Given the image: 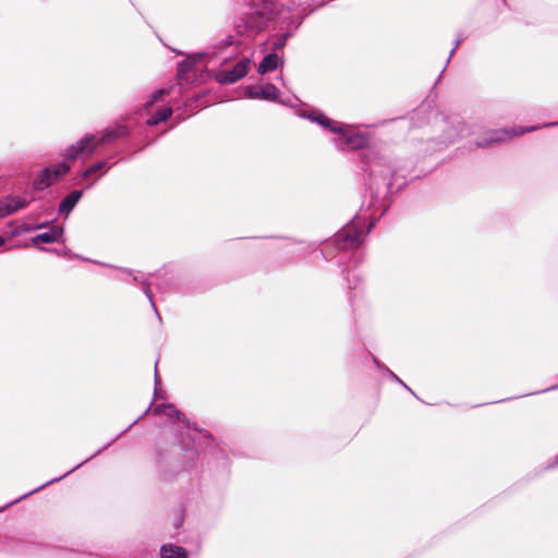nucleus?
I'll use <instances>...</instances> for the list:
<instances>
[{
    "instance_id": "4",
    "label": "nucleus",
    "mask_w": 558,
    "mask_h": 558,
    "mask_svg": "<svg viewBox=\"0 0 558 558\" xmlns=\"http://www.w3.org/2000/svg\"><path fill=\"white\" fill-rule=\"evenodd\" d=\"M279 92L276 86L267 84L258 87H248L246 89V96L250 98H262L266 100H274L278 97Z\"/></svg>"
},
{
    "instance_id": "11",
    "label": "nucleus",
    "mask_w": 558,
    "mask_h": 558,
    "mask_svg": "<svg viewBox=\"0 0 558 558\" xmlns=\"http://www.w3.org/2000/svg\"><path fill=\"white\" fill-rule=\"evenodd\" d=\"M95 145H96V142H95V138L93 136L92 137H85L80 143H77V146L75 147V151L77 154L89 153V151H92L94 149Z\"/></svg>"
},
{
    "instance_id": "8",
    "label": "nucleus",
    "mask_w": 558,
    "mask_h": 558,
    "mask_svg": "<svg viewBox=\"0 0 558 558\" xmlns=\"http://www.w3.org/2000/svg\"><path fill=\"white\" fill-rule=\"evenodd\" d=\"M332 131L339 132L347 137V145L350 148H359L365 144V140L360 135H351L349 131H345L341 125H332Z\"/></svg>"
},
{
    "instance_id": "17",
    "label": "nucleus",
    "mask_w": 558,
    "mask_h": 558,
    "mask_svg": "<svg viewBox=\"0 0 558 558\" xmlns=\"http://www.w3.org/2000/svg\"><path fill=\"white\" fill-rule=\"evenodd\" d=\"M80 193L78 192H72V207L74 204L80 199Z\"/></svg>"
},
{
    "instance_id": "1",
    "label": "nucleus",
    "mask_w": 558,
    "mask_h": 558,
    "mask_svg": "<svg viewBox=\"0 0 558 558\" xmlns=\"http://www.w3.org/2000/svg\"><path fill=\"white\" fill-rule=\"evenodd\" d=\"M66 161L68 157L65 156L62 163L43 169L34 180V189L43 191L49 187L53 181L66 174L70 171V166Z\"/></svg>"
},
{
    "instance_id": "18",
    "label": "nucleus",
    "mask_w": 558,
    "mask_h": 558,
    "mask_svg": "<svg viewBox=\"0 0 558 558\" xmlns=\"http://www.w3.org/2000/svg\"><path fill=\"white\" fill-rule=\"evenodd\" d=\"M7 242V238L3 235H0V247L3 246Z\"/></svg>"
},
{
    "instance_id": "5",
    "label": "nucleus",
    "mask_w": 558,
    "mask_h": 558,
    "mask_svg": "<svg viewBox=\"0 0 558 558\" xmlns=\"http://www.w3.org/2000/svg\"><path fill=\"white\" fill-rule=\"evenodd\" d=\"M70 474V471L69 472H65L62 476H59V477H53L49 481H47L46 483H44L43 485L29 490L28 493L22 495L21 497L5 504L4 506L0 507V512L4 511L5 509L10 508L11 506L17 504L19 501L32 496L33 494L37 493V492H40L41 489L46 488L47 486H49L50 484L54 483V482H59L61 478L63 477H66L68 475Z\"/></svg>"
},
{
    "instance_id": "10",
    "label": "nucleus",
    "mask_w": 558,
    "mask_h": 558,
    "mask_svg": "<svg viewBox=\"0 0 558 558\" xmlns=\"http://www.w3.org/2000/svg\"><path fill=\"white\" fill-rule=\"evenodd\" d=\"M280 60L277 54H268L259 64L258 72L265 74L278 68Z\"/></svg>"
},
{
    "instance_id": "16",
    "label": "nucleus",
    "mask_w": 558,
    "mask_h": 558,
    "mask_svg": "<svg viewBox=\"0 0 558 558\" xmlns=\"http://www.w3.org/2000/svg\"><path fill=\"white\" fill-rule=\"evenodd\" d=\"M163 95V90H158L156 92L153 97H151V100L149 101V106L153 105L155 101L159 100L160 97Z\"/></svg>"
},
{
    "instance_id": "9",
    "label": "nucleus",
    "mask_w": 558,
    "mask_h": 558,
    "mask_svg": "<svg viewBox=\"0 0 558 558\" xmlns=\"http://www.w3.org/2000/svg\"><path fill=\"white\" fill-rule=\"evenodd\" d=\"M161 558H186V553L181 547L165 545L160 549Z\"/></svg>"
},
{
    "instance_id": "7",
    "label": "nucleus",
    "mask_w": 558,
    "mask_h": 558,
    "mask_svg": "<svg viewBox=\"0 0 558 558\" xmlns=\"http://www.w3.org/2000/svg\"><path fill=\"white\" fill-rule=\"evenodd\" d=\"M248 63H250L248 60H242L241 62H239L235 65V68L233 69V71L226 74L223 82L232 83V82H235L236 80L243 77L247 73Z\"/></svg>"
},
{
    "instance_id": "6",
    "label": "nucleus",
    "mask_w": 558,
    "mask_h": 558,
    "mask_svg": "<svg viewBox=\"0 0 558 558\" xmlns=\"http://www.w3.org/2000/svg\"><path fill=\"white\" fill-rule=\"evenodd\" d=\"M62 231L61 229L53 227L49 228L48 230L36 234L33 238V243L37 245L38 243H53L58 241V239L61 236Z\"/></svg>"
},
{
    "instance_id": "15",
    "label": "nucleus",
    "mask_w": 558,
    "mask_h": 558,
    "mask_svg": "<svg viewBox=\"0 0 558 558\" xmlns=\"http://www.w3.org/2000/svg\"><path fill=\"white\" fill-rule=\"evenodd\" d=\"M317 122L324 126H330V121L325 118L324 116L319 114L317 118H315Z\"/></svg>"
},
{
    "instance_id": "3",
    "label": "nucleus",
    "mask_w": 558,
    "mask_h": 558,
    "mask_svg": "<svg viewBox=\"0 0 558 558\" xmlns=\"http://www.w3.org/2000/svg\"><path fill=\"white\" fill-rule=\"evenodd\" d=\"M3 549L13 554H26L28 553L29 542L22 537L3 536L0 537Z\"/></svg>"
},
{
    "instance_id": "13",
    "label": "nucleus",
    "mask_w": 558,
    "mask_h": 558,
    "mask_svg": "<svg viewBox=\"0 0 558 558\" xmlns=\"http://www.w3.org/2000/svg\"><path fill=\"white\" fill-rule=\"evenodd\" d=\"M155 412L160 414V415H167V416H179V412L173 408V405H170V404H162V405H157L156 409H155Z\"/></svg>"
},
{
    "instance_id": "14",
    "label": "nucleus",
    "mask_w": 558,
    "mask_h": 558,
    "mask_svg": "<svg viewBox=\"0 0 558 558\" xmlns=\"http://www.w3.org/2000/svg\"><path fill=\"white\" fill-rule=\"evenodd\" d=\"M59 210L61 214H64V215H70V194H66L61 203H60V206H59Z\"/></svg>"
},
{
    "instance_id": "2",
    "label": "nucleus",
    "mask_w": 558,
    "mask_h": 558,
    "mask_svg": "<svg viewBox=\"0 0 558 558\" xmlns=\"http://www.w3.org/2000/svg\"><path fill=\"white\" fill-rule=\"evenodd\" d=\"M27 201L20 195L9 194L0 197V219L11 216L26 207Z\"/></svg>"
},
{
    "instance_id": "12",
    "label": "nucleus",
    "mask_w": 558,
    "mask_h": 558,
    "mask_svg": "<svg viewBox=\"0 0 558 558\" xmlns=\"http://www.w3.org/2000/svg\"><path fill=\"white\" fill-rule=\"evenodd\" d=\"M172 113V110L170 108H165L162 110H160L158 113H156L155 116H153L149 120H148V124L150 125H155V124H158L159 122L168 119Z\"/></svg>"
},
{
    "instance_id": "19",
    "label": "nucleus",
    "mask_w": 558,
    "mask_h": 558,
    "mask_svg": "<svg viewBox=\"0 0 558 558\" xmlns=\"http://www.w3.org/2000/svg\"><path fill=\"white\" fill-rule=\"evenodd\" d=\"M58 550H59L60 553L64 554V555H66V551H68V549H66V548H63V547H62V548H58Z\"/></svg>"
}]
</instances>
